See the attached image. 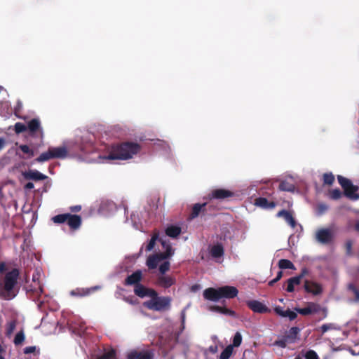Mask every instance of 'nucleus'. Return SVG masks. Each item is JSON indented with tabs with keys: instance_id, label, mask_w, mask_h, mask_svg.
<instances>
[{
	"instance_id": "obj_62",
	"label": "nucleus",
	"mask_w": 359,
	"mask_h": 359,
	"mask_svg": "<svg viewBox=\"0 0 359 359\" xmlns=\"http://www.w3.org/2000/svg\"><path fill=\"white\" fill-rule=\"evenodd\" d=\"M25 189H32L34 188V184L32 182H27L24 186Z\"/></svg>"
},
{
	"instance_id": "obj_34",
	"label": "nucleus",
	"mask_w": 359,
	"mask_h": 359,
	"mask_svg": "<svg viewBox=\"0 0 359 359\" xmlns=\"http://www.w3.org/2000/svg\"><path fill=\"white\" fill-rule=\"evenodd\" d=\"M158 236H159L158 232L156 231V232L154 233L150 241H149L148 244L146 246V251H151L154 249L156 241L160 240L158 238Z\"/></svg>"
},
{
	"instance_id": "obj_38",
	"label": "nucleus",
	"mask_w": 359,
	"mask_h": 359,
	"mask_svg": "<svg viewBox=\"0 0 359 359\" xmlns=\"http://www.w3.org/2000/svg\"><path fill=\"white\" fill-rule=\"evenodd\" d=\"M159 241L161 242L163 247L165 248V251L164 252L166 254L168 258L172 256V255L174 254V250L172 248L171 245L169 244H166V242L161 238H160Z\"/></svg>"
},
{
	"instance_id": "obj_43",
	"label": "nucleus",
	"mask_w": 359,
	"mask_h": 359,
	"mask_svg": "<svg viewBox=\"0 0 359 359\" xmlns=\"http://www.w3.org/2000/svg\"><path fill=\"white\" fill-rule=\"evenodd\" d=\"M25 340V334L23 331L18 332L15 338H14V344L18 346L21 344Z\"/></svg>"
},
{
	"instance_id": "obj_18",
	"label": "nucleus",
	"mask_w": 359,
	"mask_h": 359,
	"mask_svg": "<svg viewBox=\"0 0 359 359\" xmlns=\"http://www.w3.org/2000/svg\"><path fill=\"white\" fill-rule=\"evenodd\" d=\"M23 177L26 180H32L34 181L44 180L47 176L41 173L36 170H29L22 173Z\"/></svg>"
},
{
	"instance_id": "obj_5",
	"label": "nucleus",
	"mask_w": 359,
	"mask_h": 359,
	"mask_svg": "<svg viewBox=\"0 0 359 359\" xmlns=\"http://www.w3.org/2000/svg\"><path fill=\"white\" fill-rule=\"evenodd\" d=\"M337 180L339 184L344 189L346 196L353 200H358L359 198V194H356L358 187L353 185L350 180L341 175L337 176Z\"/></svg>"
},
{
	"instance_id": "obj_8",
	"label": "nucleus",
	"mask_w": 359,
	"mask_h": 359,
	"mask_svg": "<svg viewBox=\"0 0 359 359\" xmlns=\"http://www.w3.org/2000/svg\"><path fill=\"white\" fill-rule=\"evenodd\" d=\"M234 193L230 190L225 189H216L212 190L209 194L210 199L224 200L228 198L233 197Z\"/></svg>"
},
{
	"instance_id": "obj_47",
	"label": "nucleus",
	"mask_w": 359,
	"mask_h": 359,
	"mask_svg": "<svg viewBox=\"0 0 359 359\" xmlns=\"http://www.w3.org/2000/svg\"><path fill=\"white\" fill-rule=\"evenodd\" d=\"M306 359H319L318 354L313 350L308 351L305 354Z\"/></svg>"
},
{
	"instance_id": "obj_64",
	"label": "nucleus",
	"mask_w": 359,
	"mask_h": 359,
	"mask_svg": "<svg viewBox=\"0 0 359 359\" xmlns=\"http://www.w3.org/2000/svg\"><path fill=\"white\" fill-rule=\"evenodd\" d=\"M283 276V271H279L276 275V277L275 278V279H276L278 281L279 280H280V278H282Z\"/></svg>"
},
{
	"instance_id": "obj_30",
	"label": "nucleus",
	"mask_w": 359,
	"mask_h": 359,
	"mask_svg": "<svg viewBox=\"0 0 359 359\" xmlns=\"http://www.w3.org/2000/svg\"><path fill=\"white\" fill-rule=\"evenodd\" d=\"M147 287H144L142 284H139L135 286L134 292L139 297L143 298L147 297Z\"/></svg>"
},
{
	"instance_id": "obj_15",
	"label": "nucleus",
	"mask_w": 359,
	"mask_h": 359,
	"mask_svg": "<svg viewBox=\"0 0 359 359\" xmlns=\"http://www.w3.org/2000/svg\"><path fill=\"white\" fill-rule=\"evenodd\" d=\"M277 217H283L285 221L293 229L297 226L296 220L294 219L292 213L286 210H281L276 214Z\"/></svg>"
},
{
	"instance_id": "obj_31",
	"label": "nucleus",
	"mask_w": 359,
	"mask_h": 359,
	"mask_svg": "<svg viewBox=\"0 0 359 359\" xmlns=\"http://www.w3.org/2000/svg\"><path fill=\"white\" fill-rule=\"evenodd\" d=\"M159 261L157 259V257L155 255L149 256L147 259V266L149 269H155Z\"/></svg>"
},
{
	"instance_id": "obj_22",
	"label": "nucleus",
	"mask_w": 359,
	"mask_h": 359,
	"mask_svg": "<svg viewBox=\"0 0 359 359\" xmlns=\"http://www.w3.org/2000/svg\"><path fill=\"white\" fill-rule=\"evenodd\" d=\"M82 219L81 217L77 215L69 214L67 224L71 229H78L81 225Z\"/></svg>"
},
{
	"instance_id": "obj_40",
	"label": "nucleus",
	"mask_w": 359,
	"mask_h": 359,
	"mask_svg": "<svg viewBox=\"0 0 359 359\" xmlns=\"http://www.w3.org/2000/svg\"><path fill=\"white\" fill-rule=\"evenodd\" d=\"M347 288L354 294L355 301L359 302V290L357 287L353 283H349Z\"/></svg>"
},
{
	"instance_id": "obj_23",
	"label": "nucleus",
	"mask_w": 359,
	"mask_h": 359,
	"mask_svg": "<svg viewBox=\"0 0 359 359\" xmlns=\"http://www.w3.org/2000/svg\"><path fill=\"white\" fill-rule=\"evenodd\" d=\"M255 205L264 209H273L276 203L273 201H269L267 198L259 197L255 200Z\"/></svg>"
},
{
	"instance_id": "obj_9",
	"label": "nucleus",
	"mask_w": 359,
	"mask_h": 359,
	"mask_svg": "<svg viewBox=\"0 0 359 359\" xmlns=\"http://www.w3.org/2000/svg\"><path fill=\"white\" fill-rule=\"evenodd\" d=\"M176 283L174 276L168 275H159L156 278V284L158 287L168 289Z\"/></svg>"
},
{
	"instance_id": "obj_55",
	"label": "nucleus",
	"mask_w": 359,
	"mask_h": 359,
	"mask_svg": "<svg viewBox=\"0 0 359 359\" xmlns=\"http://www.w3.org/2000/svg\"><path fill=\"white\" fill-rule=\"evenodd\" d=\"M294 286L299 285L301 283V279L298 276L292 277L290 278Z\"/></svg>"
},
{
	"instance_id": "obj_17",
	"label": "nucleus",
	"mask_w": 359,
	"mask_h": 359,
	"mask_svg": "<svg viewBox=\"0 0 359 359\" xmlns=\"http://www.w3.org/2000/svg\"><path fill=\"white\" fill-rule=\"evenodd\" d=\"M142 271L140 270H137L126 278L124 284L126 285H134L135 286L137 285L140 284V283L142 280Z\"/></svg>"
},
{
	"instance_id": "obj_25",
	"label": "nucleus",
	"mask_w": 359,
	"mask_h": 359,
	"mask_svg": "<svg viewBox=\"0 0 359 359\" xmlns=\"http://www.w3.org/2000/svg\"><path fill=\"white\" fill-rule=\"evenodd\" d=\"M210 255L213 258H220L224 254V247L221 243H217L211 247L210 250Z\"/></svg>"
},
{
	"instance_id": "obj_19",
	"label": "nucleus",
	"mask_w": 359,
	"mask_h": 359,
	"mask_svg": "<svg viewBox=\"0 0 359 359\" xmlns=\"http://www.w3.org/2000/svg\"><path fill=\"white\" fill-rule=\"evenodd\" d=\"M99 287H92L89 288H76L70 292V294L74 297H83L89 295L90 293L96 291Z\"/></svg>"
},
{
	"instance_id": "obj_16",
	"label": "nucleus",
	"mask_w": 359,
	"mask_h": 359,
	"mask_svg": "<svg viewBox=\"0 0 359 359\" xmlns=\"http://www.w3.org/2000/svg\"><path fill=\"white\" fill-rule=\"evenodd\" d=\"M203 297L207 300L217 302L221 299L219 289L207 288L203 291Z\"/></svg>"
},
{
	"instance_id": "obj_13",
	"label": "nucleus",
	"mask_w": 359,
	"mask_h": 359,
	"mask_svg": "<svg viewBox=\"0 0 359 359\" xmlns=\"http://www.w3.org/2000/svg\"><path fill=\"white\" fill-rule=\"evenodd\" d=\"M36 285L37 287H34L32 285H27L26 287L27 294L33 301L38 300L43 292V288L41 285H40L39 283Z\"/></svg>"
},
{
	"instance_id": "obj_12",
	"label": "nucleus",
	"mask_w": 359,
	"mask_h": 359,
	"mask_svg": "<svg viewBox=\"0 0 359 359\" xmlns=\"http://www.w3.org/2000/svg\"><path fill=\"white\" fill-rule=\"evenodd\" d=\"M321 309L319 304L310 302L305 308H294V310L301 315L308 316L313 313H318Z\"/></svg>"
},
{
	"instance_id": "obj_29",
	"label": "nucleus",
	"mask_w": 359,
	"mask_h": 359,
	"mask_svg": "<svg viewBox=\"0 0 359 359\" xmlns=\"http://www.w3.org/2000/svg\"><path fill=\"white\" fill-rule=\"evenodd\" d=\"M278 267L280 269H295V266L293 263L290 260L286 259H281L279 260Z\"/></svg>"
},
{
	"instance_id": "obj_6",
	"label": "nucleus",
	"mask_w": 359,
	"mask_h": 359,
	"mask_svg": "<svg viewBox=\"0 0 359 359\" xmlns=\"http://www.w3.org/2000/svg\"><path fill=\"white\" fill-rule=\"evenodd\" d=\"M27 130H28L30 136L39 138L42 142L43 139V130L39 118H32L28 121Z\"/></svg>"
},
{
	"instance_id": "obj_52",
	"label": "nucleus",
	"mask_w": 359,
	"mask_h": 359,
	"mask_svg": "<svg viewBox=\"0 0 359 359\" xmlns=\"http://www.w3.org/2000/svg\"><path fill=\"white\" fill-rule=\"evenodd\" d=\"M35 351H36V346H27L24 348V353L29 354V353H32L35 352Z\"/></svg>"
},
{
	"instance_id": "obj_51",
	"label": "nucleus",
	"mask_w": 359,
	"mask_h": 359,
	"mask_svg": "<svg viewBox=\"0 0 359 359\" xmlns=\"http://www.w3.org/2000/svg\"><path fill=\"white\" fill-rule=\"evenodd\" d=\"M294 285L292 284V281L290 280V279L289 278L287 280V287H286V291L288 292H294Z\"/></svg>"
},
{
	"instance_id": "obj_36",
	"label": "nucleus",
	"mask_w": 359,
	"mask_h": 359,
	"mask_svg": "<svg viewBox=\"0 0 359 359\" xmlns=\"http://www.w3.org/2000/svg\"><path fill=\"white\" fill-rule=\"evenodd\" d=\"M337 325L335 323H326L323 324L318 330L321 331V334L323 335L329 330H337Z\"/></svg>"
},
{
	"instance_id": "obj_53",
	"label": "nucleus",
	"mask_w": 359,
	"mask_h": 359,
	"mask_svg": "<svg viewBox=\"0 0 359 359\" xmlns=\"http://www.w3.org/2000/svg\"><path fill=\"white\" fill-rule=\"evenodd\" d=\"M287 339H281V340H278V341H276L275 342V344L276 345H278V346L281 347V348H285L286 347V342H287Z\"/></svg>"
},
{
	"instance_id": "obj_10",
	"label": "nucleus",
	"mask_w": 359,
	"mask_h": 359,
	"mask_svg": "<svg viewBox=\"0 0 359 359\" xmlns=\"http://www.w3.org/2000/svg\"><path fill=\"white\" fill-rule=\"evenodd\" d=\"M246 304L255 313H266L270 312V309L265 304L257 300L248 301Z\"/></svg>"
},
{
	"instance_id": "obj_33",
	"label": "nucleus",
	"mask_w": 359,
	"mask_h": 359,
	"mask_svg": "<svg viewBox=\"0 0 359 359\" xmlns=\"http://www.w3.org/2000/svg\"><path fill=\"white\" fill-rule=\"evenodd\" d=\"M279 189L281 191L293 192L295 189V187L294 184L287 181H282L279 184Z\"/></svg>"
},
{
	"instance_id": "obj_1",
	"label": "nucleus",
	"mask_w": 359,
	"mask_h": 359,
	"mask_svg": "<svg viewBox=\"0 0 359 359\" xmlns=\"http://www.w3.org/2000/svg\"><path fill=\"white\" fill-rule=\"evenodd\" d=\"M19 271L13 269L6 273L3 282L0 283V297L4 300H11L18 294L17 289Z\"/></svg>"
},
{
	"instance_id": "obj_27",
	"label": "nucleus",
	"mask_w": 359,
	"mask_h": 359,
	"mask_svg": "<svg viewBox=\"0 0 359 359\" xmlns=\"http://www.w3.org/2000/svg\"><path fill=\"white\" fill-rule=\"evenodd\" d=\"M211 310L213 311H216V312L222 313L226 316L236 317V313L234 311L227 309L226 307H222V306H214L211 307Z\"/></svg>"
},
{
	"instance_id": "obj_42",
	"label": "nucleus",
	"mask_w": 359,
	"mask_h": 359,
	"mask_svg": "<svg viewBox=\"0 0 359 359\" xmlns=\"http://www.w3.org/2000/svg\"><path fill=\"white\" fill-rule=\"evenodd\" d=\"M15 132L17 134L27 131V126L22 123L18 122L14 126Z\"/></svg>"
},
{
	"instance_id": "obj_26",
	"label": "nucleus",
	"mask_w": 359,
	"mask_h": 359,
	"mask_svg": "<svg viewBox=\"0 0 359 359\" xmlns=\"http://www.w3.org/2000/svg\"><path fill=\"white\" fill-rule=\"evenodd\" d=\"M165 234L170 238H177L182 232L181 227L175 225H170L165 229Z\"/></svg>"
},
{
	"instance_id": "obj_4",
	"label": "nucleus",
	"mask_w": 359,
	"mask_h": 359,
	"mask_svg": "<svg viewBox=\"0 0 359 359\" xmlns=\"http://www.w3.org/2000/svg\"><path fill=\"white\" fill-rule=\"evenodd\" d=\"M172 299L168 296H161L149 299L143 303L144 307L155 311H164L170 309Z\"/></svg>"
},
{
	"instance_id": "obj_56",
	"label": "nucleus",
	"mask_w": 359,
	"mask_h": 359,
	"mask_svg": "<svg viewBox=\"0 0 359 359\" xmlns=\"http://www.w3.org/2000/svg\"><path fill=\"white\" fill-rule=\"evenodd\" d=\"M208 350L210 353L215 354L218 351V348H217V346L216 345H213V346H210L209 348H208Z\"/></svg>"
},
{
	"instance_id": "obj_46",
	"label": "nucleus",
	"mask_w": 359,
	"mask_h": 359,
	"mask_svg": "<svg viewBox=\"0 0 359 359\" xmlns=\"http://www.w3.org/2000/svg\"><path fill=\"white\" fill-rule=\"evenodd\" d=\"M16 327V323L15 320L11 321L7 324L6 332L7 334H11L13 332Z\"/></svg>"
},
{
	"instance_id": "obj_14",
	"label": "nucleus",
	"mask_w": 359,
	"mask_h": 359,
	"mask_svg": "<svg viewBox=\"0 0 359 359\" xmlns=\"http://www.w3.org/2000/svg\"><path fill=\"white\" fill-rule=\"evenodd\" d=\"M221 299L222 298H227V299H231L234 298L237 296L238 293V290L236 287L233 286H223L221 287H219Z\"/></svg>"
},
{
	"instance_id": "obj_28",
	"label": "nucleus",
	"mask_w": 359,
	"mask_h": 359,
	"mask_svg": "<svg viewBox=\"0 0 359 359\" xmlns=\"http://www.w3.org/2000/svg\"><path fill=\"white\" fill-rule=\"evenodd\" d=\"M300 330L297 327H292L290 329L287 334L285 336V339L290 340L291 342H294L298 337Z\"/></svg>"
},
{
	"instance_id": "obj_54",
	"label": "nucleus",
	"mask_w": 359,
	"mask_h": 359,
	"mask_svg": "<svg viewBox=\"0 0 359 359\" xmlns=\"http://www.w3.org/2000/svg\"><path fill=\"white\" fill-rule=\"evenodd\" d=\"M123 299L130 304H135L137 302V299H135L134 297H124Z\"/></svg>"
},
{
	"instance_id": "obj_45",
	"label": "nucleus",
	"mask_w": 359,
	"mask_h": 359,
	"mask_svg": "<svg viewBox=\"0 0 359 359\" xmlns=\"http://www.w3.org/2000/svg\"><path fill=\"white\" fill-rule=\"evenodd\" d=\"M241 342L242 336L239 332H236L233 337V346L235 347H238L241 345Z\"/></svg>"
},
{
	"instance_id": "obj_32",
	"label": "nucleus",
	"mask_w": 359,
	"mask_h": 359,
	"mask_svg": "<svg viewBox=\"0 0 359 359\" xmlns=\"http://www.w3.org/2000/svg\"><path fill=\"white\" fill-rule=\"evenodd\" d=\"M69 213L60 214L52 217V221L55 224L67 223Z\"/></svg>"
},
{
	"instance_id": "obj_41",
	"label": "nucleus",
	"mask_w": 359,
	"mask_h": 359,
	"mask_svg": "<svg viewBox=\"0 0 359 359\" xmlns=\"http://www.w3.org/2000/svg\"><path fill=\"white\" fill-rule=\"evenodd\" d=\"M341 196L342 193L339 189H334L329 191V196L331 199L338 200Z\"/></svg>"
},
{
	"instance_id": "obj_24",
	"label": "nucleus",
	"mask_w": 359,
	"mask_h": 359,
	"mask_svg": "<svg viewBox=\"0 0 359 359\" xmlns=\"http://www.w3.org/2000/svg\"><path fill=\"white\" fill-rule=\"evenodd\" d=\"M274 311L276 314L282 317H288L290 320H294L297 317V314L296 312L291 311L290 309H287L284 311L281 306H276L274 309Z\"/></svg>"
},
{
	"instance_id": "obj_2",
	"label": "nucleus",
	"mask_w": 359,
	"mask_h": 359,
	"mask_svg": "<svg viewBox=\"0 0 359 359\" xmlns=\"http://www.w3.org/2000/svg\"><path fill=\"white\" fill-rule=\"evenodd\" d=\"M141 149L139 144L135 142H123L113 147L107 158L109 160H127L137 154Z\"/></svg>"
},
{
	"instance_id": "obj_58",
	"label": "nucleus",
	"mask_w": 359,
	"mask_h": 359,
	"mask_svg": "<svg viewBox=\"0 0 359 359\" xmlns=\"http://www.w3.org/2000/svg\"><path fill=\"white\" fill-rule=\"evenodd\" d=\"M69 209L72 212H79L81 210V205H74L70 207Z\"/></svg>"
},
{
	"instance_id": "obj_59",
	"label": "nucleus",
	"mask_w": 359,
	"mask_h": 359,
	"mask_svg": "<svg viewBox=\"0 0 359 359\" xmlns=\"http://www.w3.org/2000/svg\"><path fill=\"white\" fill-rule=\"evenodd\" d=\"M7 269L6 265L4 262L0 263V273L5 272Z\"/></svg>"
},
{
	"instance_id": "obj_21",
	"label": "nucleus",
	"mask_w": 359,
	"mask_h": 359,
	"mask_svg": "<svg viewBox=\"0 0 359 359\" xmlns=\"http://www.w3.org/2000/svg\"><path fill=\"white\" fill-rule=\"evenodd\" d=\"M207 203H204L202 204L196 203L193 205L191 212L189 215L188 219L191 220L196 218L200 213H204L206 211Z\"/></svg>"
},
{
	"instance_id": "obj_35",
	"label": "nucleus",
	"mask_w": 359,
	"mask_h": 359,
	"mask_svg": "<svg viewBox=\"0 0 359 359\" xmlns=\"http://www.w3.org/2000/svg\"><path fill=\"white\" fill-rule=\"evenodd\" d=\"M19 149L25 154L27 155V158L33 157L35 155L34 151L30 149L27 144H21L19 146Z\"/></svg>"
},
{
	"instance_id": "obj_48",
	"label": "nucleus",
	"mask_w": 359,
	"mask_h": 359,
	"mask_svg": "<svg viewBox=\"0 0 359 359\" xmlns=\"http://www.w3.org/2000/svg\"><path fill=\"white\" fill-rule=\"evenodd\" d=\"M147 296L150 297L151 299H154V298L158 297V294L155 290L151 288H147Z\"/></svg>"
},
{
	"instance_id": "obj_20",
	"label": "nucleus",
	"mask_w": 359,
	"mask_h": 359,
	"mask_svg": "<svg viewBox=\"0 0 359 359\" xmlns=\"http://www.w3.org/2000/svg\"><path fill=\"white\" fill-rule=\"evenodd\" d=\"M153 356L149 351H133L128 354L127 359H152Z\"/></svg>"
},
{
	"instance_id": "obj_60",
	"label": "nucleus",
	"mask_w": 359,
	"mask_h": 359,
	"mask_svg": "<svg viewBox=\"0 0 359 359\" xmlns=\"http://www.w3.org/2000/svg\"><path fill=\"white\" fill-rule=\"evenodd\" d=\"M181 319H182V331L184 329V323H185V313H184V312L182 313Z\"/></svg>"
},
{
	"instance_id": "obj_57",
	"label": "nucleus",
	"mask_w": 359,
	"mask_h": 359,
	"mask_svg": "<svg viewBox=\"0 0 359 359\" xmlns=\"http://www.w3.org/2000/svg\"><path fill=\"white\" fill-rule=\"evenodd\" d=\"M308 273H309V271L307 270V269L304 268V269L302 270V271H301L300 274H299V276H298V277H299V278H300V279L302 280V279L303 278V277H304V276H306Z\"/></svg>"
},
{
	"instance_id": "obj_49",
	"label": "nucleus",
	"mask_w": 359,
	"mask_h": 359,
	"mask_svg": "<svg viewBox=\"0 0 359 359\" xmlns=\"http://www.w3.org/2000/svg\"><path fill=\"white\" fill-rule=\"evenodd\" d=\"M345 247H346V255H351V254H352V242L351 241H347L346 243Z\"/></svg>"
},
{
	"instance_id": "obj_7",
	"label": "nucleus",
	"mask_w": 359,
	"mask_h": 359,
	"mask_svg": "<svg viewBox=\"0 0 359 359\" xmlns=\"http://www.w3.org/2000/svg\"><path fill=\"white\" fill-rule=\"evenodd\" d=\"M316 238L320 243L327 245L332 242L334 235L329 229H320L316 233Z\"/></svg>"
},
{
	"instance_id": "obj_44",
	"label": "nucleus",
	"mask_w": 359,
	"mask_h": 359,
	"mask_svg": "<svg viewBox=\"0 0 359 359\" xmlns=\"http://www.w3.org/2000/svg\"><path fill=\"white\" fill-rule=\"evenodd\" d=\"M170 266V264L168 261H165L163 264H161L158 268L161 275H165V273L169 271Z\"/></svg>"
},
{
	"instance_id": "obj_3",
	"label": "nucleus",
	"mask_w": 359,
	"mask_h": 359,
	"mask_svg": "<svg viewBox=\"0 0 359 359\" xmlns=\"http://www.w3.org/2000/svg\"><path fill=\"white\" fill-rule=\"evenodd\" d=\"M68 156V150L66 147H49L48 149L41 153L35 161L37 163H43L53 158H65Z\"/></svg>"
},
{
	"instance_id": "obj_63",
	"label": "nucleus",
	"mask_w": 359,
	"mask_h": 359,
	"mask_svg": "<svg viewBox=\"0 0 359 359\" xmlns=\"http://www.w3.org/2000/svg\"><path fill=\"white\" fill-rule=\"evenodd\" d=\"M6 145V140L2 138V137H0V151L5 147Z\"/></svg>"
},
{
	"instance_id": "obj_39",
	"label": "nucleus",
	"mask_w": 359,
	"mask_h": 359,
	"mask_svg": "<svg viewBox=\"0 0 359 359\" xmlns=\"http://www.w3.org/2000/svg\"><path fill=\"white\" fill-rule=\"evenodd\" d=\"M334 182V176L332 173H325L323 175V183L327 185H332Z\"/></svg>"
},
{
	"instance_id": "obj_61",
	"label": "nucleus",
	"mask_w": 359,
	"mask_h": 359,
	"mask_svg": "<svg viewBox=\"0 0 359 359\" xmlns=\"http://www.w3.org/2000/svg\"><path fill=\"white\" fill-rule=\"evenodd\" d=\"M318 208L320 212H325L327 209V206L325 204H320Z\"/></svg>"
},
{
	"instance_id": "obj_37",
	"label": "nucleus",
	"mask_w": 359,
	"mask_h": 359,
	"mask_svg": "<svg viewBox=\"0 0 359 359\" xmlns=\"http://www.w3.org/2000/svg\"><path fill=\"white\" fill-rule=\"evenodd\" d=\"M233 352V346L229 345L227 346L223 351L219 355V359H229L231 355Z\"/></svg>"
},
{
	"instance_id": "obj_50",
	"label": "nucleus",
	"mask_w": 359,
	"mask_h": 359,
	"mask_svg": "<svg viewBox=\"0 0 359 359\" xmlns=\"http://www.w3.org/2000/svg\"><path fill=\"white\" fill-rule=\"evenodd\" d=\"M154 255L157 257V259L159 261V262L168 259V257L166 255L165 252H159Z\"/></svg>"
},
{
	"instance_id": "obj_11",
	"label": "nucleus",
	"mask_w": 359,
	"mask_h": 359,
	"mask_svg": "<svg viewBox=\"0 0 359 359\" xmlns=\"http://www.w3.org/2000/svg\"><path fill=\"white\" fill-rule=\"evenodd\" d=\"M304 287L306 292L311 293L313 295H319L323 292L321 285L316 282L306 280Z\"/></svg>"
}]
</instances>
